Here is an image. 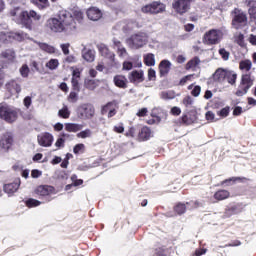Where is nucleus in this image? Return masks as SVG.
<instances>
[{
  "instance_id": "f257e3e1",
  "label": "nucleus",
  "mask_w": 256,
  "mask_h": 256,
  "mask_svg": "<svg viewBox=\"0 0 256 256\" xmlns=\"http://www.w3.org/2000/svg\"><path fill=\"white\" fill-rule=\"evenodd\" d=\"M46 27L52 33H73V31H77L73 14L67 10H60L57 18H49L46 22Z\"/></svg>"
},
{
  "instance_id": "f03ea898",
  "label": "nucleus",
  "mask_w": 256,
  "mask_h": 256,
  "mask_svg": "<svg viewBox=\"0 0 256 256\" xmlns=\"http://www.w3.org/2000/svg\"><path fill=\"white\" fill-rule=\"evenodd\" d=\"M39 21L41 19V15H38L35 10H30L29 12L27 10H23L18 18L16 19L17 25H22V27H25V29H33V20Z\"/></svg>"
},
{
  "instance_id": "7ed1b4c3",
  "label": "nucleus",
  "mask_w": 256,
  "mask_h": 256,
  "mask_svg": "<svg viewBox=\"0 0 256 256\" xmlns=\"http://www.w3.org/2000/svg\"><path fill=\"white\" fill-rule=\"evenodd\" d=\"M18 117L19 109L5 103H0V119L6 123H15Z\"/></svg>"
},
{
  "instance_id": "20e7f679",
  "label": "nucleus",
  "mask_w": 256,
  "mask_h": 256,
  "mask_svg": "<svg viewBox=\"0 0 256 256\" xmlns=\"http://www.w3.org/2000/svg\"><path fill=\"white\" fill-rule=\"evenodd\" d=\"M76 115L82 121H89L95 117V106L89 102L82 103L76 108Z\"/></svg>"
},
{
  "instance_id": "39448f33",
  "label": "nucleus",
  "mask_w": 256,
  "mask_h": 256,
  "mask_svg": "<svg viewBox=\"0 0 256 256\" xmlns=\"http://www.w3.org/2000/svg\"><path fill=\"white\" fill-rule=\"evenodd\" d=\"M35 193L39 199H43L44 203H51L54 199L51 195H56L57 191L51 185H40L35 189Z\"/></svg>"
},
{
  "instance_id": "423d86ee",
  "label": "nucleus",
  "mask_w": 256,
  "mask_h": 256,
  "mask_svg": "<svg viewBox=\"0 0 256 256\" xmlns=\"http://www.w3.org/2000/svg\"><path fill=\"white\" fill-rule=\"evenodd\" d=\"M232 14V27H234L236 31H239V29H243L247 26V14L243 12V10L235 8L232 11Z\"/></svg>"
},
{
  "instance_id": "0eeeda50",
  "label": "nucleus",
  "mask_w": 256,
  "mask_h": 256,
  "mask_svg": "<svg viewBox=\"0 0 256 256\" xmlns=\"http://www.w3.org/2000/svg\"><path fill=\"white\" fill-rule=\"evenodd\" d=\"M15 145V134L12 131H6L0 135V149L4 153H9Z\"/></svg>"
},
{
  "instance_id": "6e6552de",
  "label": "nucleus",
  "mask_w": 256,
  "mask_h": 256,
  "mask_svg": "<svg viewBox=\"0 0 256 256\" xmlns=\"http://www.w3.org/2000/svg\"><path fill=\"white\" fill-rule=\"evenodd\" d=\"M250 87H253V78H251V74H243L236 91V96L243 97V95H247Z\"/></svg>"
},
{
  "instance_id": "1a4fd4ad",
  "label": "nucleus",
  "mask_w": 256,
  "mask_h": 256,
  "mask_svg": "<svg viewBox=\"0 0 256 256\" xmlns=\"http://www.w3.org/2000/svg\"><path fill=\"white\" fill-rule=\"evenodd\" d=\"M142 13H147L149 15H157L165 11V4L154 1L150 4H147L141 8Z\"/></svg>"
},
{
  "instance_id": "9d476101",
  "label": "nucleus",
  "mask_w": 256,
  "mask_h": 256,
  "mask_svg": "<svg viewBox=\"0 0 256 256\" xmlns=\"http://www.w3.org/2000/svg\"><path fill=\"white\" fill-rule=\"evenodd\" d=\"M147 43V38L143 34H134L127 39V44L131 49H141Z\"/></svg>"
},
{
  "instance_id": "9b49d317",
  "label": "nucleus",
  "mask_w": 256,
  "mask_h": 256,
  "mask_svg": "<svg viewBox=\"0 0 256 256\" xmlns=\"http://www.w3.org/2000/svg\"><path fill=\"white\" fill-rule=\"evenodd\" d=\"M193 1L195 0H174L172 7L176 13L183 15L191 9V3H193Z\"/></svg>"
},
{
  "instance_id": "f8f14e48",
  "label": "nucleus",
  "mask_w": 256,
  "mask_h": 256,
  "mask_svg": "<svg viewBox=\"0 0 256 256\" xmlns=\"http://www.w3.org/2000/svg\"><path fill=\"white\" fill-rule=\"evenodd\" d=\"M199 113L197 112L196 109H192L190 111H188L187 114H183L182 117L179 119V123H181V125H193L194 123H197L198 119H199Z\"/></svg>"
},
{
  "instance_id": "ddd939ff",
  "label": "nucleus",
  "mask_w": 256,
  "mask_h": 256,
  "mask_svg": "<svg viewBox=\"0 0 256 256\" xmlns=\"http://www.w3.org/2000/svg\"><path fill=\"white\" fill-rule=\"evenodd\" d=\"M204 41L207 45H217L221 41V31L217 29L209 30L204 34Z\"/></svg>"
},
{
  "instance_id": "4468645a",
  "label": "nucleus",
  "mask_w": 256,
  "mask_h": 256,
  "mask_svg": "<svg viewBox=\"0 0 256 256\" xmlns=\"http://www.w3.org/2000/svg\"><path fill=\"white\" fill-rule=\"evenodd\" d=\"M40 147H51L53 145V134L46 132L37 137Z\"/></svg>"
},
{
  "instance_id": "2eb2a0df",
  "label": "nucleus",
  "mask_w": 256,
  "mask_h": 256,
  "mask_svg": "<svg viewBox=\"0 0 256 256\" xmlns=\"http://www.w3.org/2000/svg\"><path fill=\"white\" fill-rule=\"evenodd\" d=\"M160 77H167L171 71V61L164 59L159 63L158 66Z\"/></svg>"
},
{
  "instance_id": "dca6fc26",
  "label": "nucleus",
  "mask_w": 256,
  "mask_h": 256,
  "mask_svg": "<svg viewBox=\"0 0 256 256\" xmlns=\"http://www.w3.org/2000/svg\"><path fill=\"white\" fill-rule=\"evenodd\" d=\"M250 20L256 25V0H245Z\"/></svg>"
},
{
  "instance_id": "f3484780",
  "label": "nucleus",
  "mask_w": 256,
  "mask_h": 256,
  "mask_svg": "<svg viewBox=\"0 0 256 256\" xmlns=\"http://www.w3.org/2000/svg\"><path fill=\"white\" fill-rule=\"evenodd\" d=\"M128 79L130 83H143V81H145V74L143 73V70H134L130 73Z\"/></svg>"
},
{
  "instance_id": "a211bd4d",
  "label": "nucleus",
  "mask_w": 256,
  "mask_h": 256,
  "mask_svg": "<svg viewBox=\"0 0 256 256\" xmlns=\"http://www.w3.org/2000/svg\"><path fill=\"white\" fill-rule=\"evenodd\" d=\"M6 90L10 95H19L21 93V84L17 83L15 80H11L6 83Z\"/></svg>"
},
{
  "instance_id": "6ab92c4d",
  "label": "nucleus",
  "mask_w": 256,
  "mask_h": 256,
  "mask_svg": "<svg viewBox=\"0 0 256 256\" xmlns=\"http://www.w3.org/2000/svg\"><path fill=\"white\" fill-rule=\"evenodd\" d=\"M19 187H21V180L5 184L3 187L4 193H7V195L11 196L14 193H17V191L19 190Z\"/></svg>"
},
{
  "instance_id": "aec40b11",
  "label": "nucleus",
  "mask_w": 256,
  "mask_h": 256,
  "mask_svg": "<svg viewBox=\"0 0 256 256\" xmlns=\"http://www.w3.org/2000/svg\"><path fill=\"white\" fill-rule=\"evenodd\" d=\"M11 38L12 42L17 41L18 43H23V41H32L33 39L29 37V35L26 32L23 31H18V32H13L11 31Z\"/></svg>"
},
{
  "instance_id": "412c9836",
  "label": "nucleus",
  "mask_w": 256,
  "mask_h": 256,
  "mask_svg": "<svg viewBox=\"0 0 256 256\" xmlns=\"http://www.w3.org/2000/svg\"><path fill=\"white\" fill-rule=\"evenodd\" d=\"M99 53L102 57L109 59L110 61H115V53L109 51V48L105 44L97 45Z\"/></svg>"
},
{
  "instance_id": "4be33fe9",
  "label": "nucleus",
  "mask_w": 256,
  "mask_h": 256,
  "mask_svg": "<svg viewBox=\"0 0 256 256\" xmlns=\"http://www.w3.org/2000/svg\"><path fill=\"white\" fill-rule=\"evenodd\" d=\"M87 17L90 19V21H99L101 17H103V13H101V10L99 8L92 7L87 10Z\"/></svg>"
},
{
  "instance_id": "5701e85b",
  "label": "nucleus",
  "mask_w": 256,
  "mask_h": 256,
  "mask_svg": "<svg viewBox=\"0 0 256 256\" xmlns=\"http://www.w3.org/2000/svg\"><path fill=\"white\" fill-rule=\"evenodd\" d=\"M151 128L147 126H143L141 130L138 133V141L143 142V141H149L151 139Z\"/></svg>"
},
{
  "instance_id": "b1692460",
  "label": "nucleus",
  "mask_w": 256,
  "mask_h": 256,
  "mask_svg": "<svg viewBox=\"0 0 256 256\" xmlns=\"http://www.w3.org/2000/svg\"><path fill=\"white\" fill-rule=\"evenodd\" d=\"M114 85L118 87L119 89H127V77L124 75H116L114 76Z\"/></svg>"
},
{
  "instance_id": "393cba45",
  "label": "nucleus",
  "mask_w": 256,
  "mask_h": 256,
  "mask_svg": "<svg viewBox=\"0 0 256 256\" xmlns=\"http://www.w3.org/2000/svg\"><path fill=\"white\" fill-rule=\"evenodd\" d=\"M15 50L13 49H6L0 53V59H5L6 61H9L10 63H13L15 61Z\"/></svg>"
},
{
  "instance_id": "a878e982",
  "label": "nucleus",
  "mask_w": 256,
  "mask_h": 256,
  "mask_svg": "<svg viewBox=\"0 0 256 256\" xmlns=\"http://www.w3.org/2000/svg\"><path fill=\"white\" fill-rule=\"evenodd\" d=\"M238 213H240L239 207L235 205L229 206L224 211L223 219H229L230 217H233V215H237Z\"/></svg>"
},
{
  "instance_id": "bb28decb",
  "label": "nucleus",
  "mask_w": 256,
  "mask_h": 256,
  "mask_svg": "<svg viewBox=\"0 0 256 256\" xmlns=\"http://www.w3.org/2000/svg\"><path fill=\"white\" fill-rule=\"evenodd\" d=\"M34 43H36V45H38L39 49H41V51H44L45 53H49L50 55L55 53V47L52 45H49L44 42H39V41H34Z\"/></svg>"
},
{
  "instance_id": "cd10ccee",
  "label": "nucleus",
  "mask_w": 256,
  "mask_h": 256,
  "mask_svg": "<svg viewBox=\"0 0 256 256\" xmlns=\"http://www.w3.org/2000/svg\"><path fill=\"white\" fill-rule=\"evenodd\" d=\"M83 129V125L77 123H66L65 124V131L68 133H77Z\"/></svg>"
},
{
  "instance_id": "c85d7f7f",
  "label": "nucleus",
  "mask_w": 256,
  "mask_h": 256,
  "mask_svg": "<svg viewBox=\"0 0 256 256\" xmlns=\"http://www.w3.org/2000/svg\"><path fill=\"white\" fill-rule=\"evenodd\" d=\"M33 5H36L40 11L48 9L51 7L49 0H30Z\"/></svg>"
},
{
  "instance_id": "c756f323",
  "label": "nucleus",
  "mask_w": 256,
  "mask_h": 256,
  "mask_svg": "<svg viewBox=\"0 0 256 256\" xmlns=\"http://www.w3.org/2000/svg\"><path fill=\"white\" fill-rule=\"evenodd\" d=\"M229 191L227 190H218L214 193V199L216 201H224V199H229Z\"/></svg>"
},
{
  "instance_id": "7c9ffc66",
  "label": "nucleus",
  "mask_w": 256,
  "mask_h": 256,
  "mask_svg": "<svg viewBox=\"0 0 256 256\" xmlns=\"http://www.w3.org/2000/svg\"><path fill=\"white\" fill-rule=\"evenodd\" d=\"M227 71L223 68H218L215 73H214V79H216V81H225V78L227 76Z\"/></svg>"
},
{
  "instance_id": "2f4dec72",
  "label": "nucleus",
  "mask_w": 256,
  "mask_h": 256,
  "mask_svg": "<svg viewBox=\"0 0 256 256\" xmlns=\"http://www.w3.org/2000/svg\"><path fill=\"white\" fill-rule=\"evenodd\" d=\"M144 64L146 67H155V54L148 53L144 55Z\"/></svg>"
},
{
  "instance_id": "473e14b6",
  "label": "nucleus",
  "mask_w": 256,
  "mask_h": 256,
  "mask_svg": "<svg viewBox=\"0 0 256 256\" xmlns=\"http://www.w3.org/2000/svg\"><path fill=\"white\" fill-rule=\"evenodd\" d=\"M82 57L88 63H93L95 61V51L89 49L82 53Z\"/></svg>"
},
{
  "instance_id": "72a5a7b5",
  "label": "nucleus",
  "mask_w": 256,
  "mask_h": 256,
  "mask_svg": "<svg viewBox=\"0 0 256 256\" xmlns=\"http://www.w3.org/2000/svg\"><path fill=\"white\" fill-rule=\"evenodd\" d=\"M0 43L5 45L12 43L11 32H0Z\"/></svg>"
},
{
  "instance_id": "f704fd0d",
  "label": "nucleus",
  "mask_w": 256,
  "mask_h": 256,
  "mask_svg": "<svg viewBox=\"0 0 256 256\" xmlns=\"http://www.w3.org/2000/svg\"><path fill=\"white\" fill-rule=\"evenodd\" d=\"M199 63H201V60L199 59V57L195 56L194 58H192L186 63V66H185L186 71H189V69H193L194 67H197Z\"/></svg>"
},
{
  "instance_id": "c9c22d12",
  "label": "nucleus",
  "mask_w": 256,
  "mask_h": 256,
  "mask_svg": "<svg viewBox=\"0 0 256 256\" xmlns=\"http://www.w3.org/2000/svg\"><path fill=\"white\" fill-rule=\"evenodd\" d=\"M225 81L230 83V85H235L237 82V74H235L233 71L227 70Z\"/></svg>"
},
{
  "instance_id": "e433bc0d",
  "label": "nucleus",
  "mask_w": 256,
  "mask_h": 256,
  "mask_svg": "<svg viewBox=\"0 0 256 256\" xmlns=\"http://www.w3.org/2000/svg\"><path fill=\"white\" fill-rule=\"evenodd\" d=\"M251 67H253L251 60H242L239 63V69H241V71H251Z\"/></svg>"
},
{
  "instance_id": "4c0bfd02",
  "label": "nucleus",
  "mask_w": 256,
  "mask_h": 256,
  "mask_svg": "<svg viewBox=\"0 0 256 256\" xmlns=\"http://www.w3.org/2000/svg\"><path fill=\"white\" fill-rule=\"evenodd\" d=\"M174 211L177 213V215H183L187 211V205L185 203H177L174 206Z\"/></svg>"
},
{
  "instance_id": "58836bf2",
  "label": "nucleus",
  "mask_w": 256,
  "mask_h": 256,
  "mask_svg": "<svg viewBox=\"0 0 256 256\" xmlns=\"http://www.w3.org/2000/svg\"><path fill=\"white\" fill-rule=\"evenodd\" d=\"M84 87H86L89 91H95V89H97V82L92 79H85Z\"/></svg>"
},
{
  "instance_id": "ea45409f",
  "label": "nucleus",
  "mask_w": 256,
  "mask_h": 256,
  "mask_svg": "<svg viewBox=\"0 0 256 256\" xmlns=\"http://www.w3.org/2000/svg\"><path fill=\"white\" fill-rule=\"evenodd\" d=\"M25 205L28 207V209H33V207H39V205H41V201L34 198H29L25 201Z\"/></svg>"
},
{
  "instance_id": "a19ab883",
  "label": "nucleus",
  "mask_w": 256,
  "mask_h": 256,
  "mask_svg": "<svg viewBox=\"0 0 256 256\" xmlns=\"http://www.w3.org/2000/svg\"><path fill=\"white\" fill-rule=\"evenodd\" d=\"M47 69H50V71H55L59 67V60L52 58L46 63Z\"/></svg>"
},
{
  "instance_id": "79ce46f5",
  "label": "nucleus",
  "mask_w": 256,
  "mask_h": 256,
  "mask_svg": "<svg viewBox=\"0 0 256 256\" xmlns=\"http://www.w3.org/2000/svg\"><path fill=\"white\" fill-rule=\"evenodd\" d=\"M58 116L61 117V119H69V117H71V112L69 111V108L65 106L59 110Z\"/></svg>"
},
{
  "instance_id": "37998d69",
  "label": "nucleus",
  "mask_w": 256,
  "mask_h": 256,
  "mask_svg": "<svg viewBox=\"0 0 256 256\" xmlns=\"http://www.w3.org/2000/svg\"><path fill=\"white\" fill-rule=\"evenodd\" d=\"M91 135H93V132L91 131V129L86 128L85 130L79 132L77 134V137L79 139H87V138L91 137Z\"/></svg>"
},
{
  "instance_id": "c03bdc74",
  "label": "nucleus",
  "mask_w": 256,
  "mask_h": 256,
  "mask_svg": "<svg viewBox=\"0 0 256 256\" xmlns=\"http://www.w3.org/2000/svg\"><path fill=\"white\" fill-rule=\"evenodd\" d=\"M72 19L74 23H81L83 21V12L81 11H74L72 15Z\"/></svg>"
},
{
  "instance_id": "a18cd8bd",
  "label": "nucleus",
  "mask_w": 256,
  "mask_h": 256,
  "mask_svg": "<svg viewBox=\"0 0 256 256\" xmlns=\"http://www.w3.org/2000/svg\"><path fill=\"white\" fill-rule=\"evenodd\" d=\"M113 105H115L114 102H108L106 105L102 106L101 108V115H107L111 109H113Z\"/></svg>"
},
{
  "instance_id": "49530a36",
  "label": "nucleus",
  "mask_w": 256,
  "mask_h": 256,
  "mask_svg": "<svg viewBox=\"0 0 256 256\" xmlns=\"http://www.w3.org/2000/svg\"><path fill=\"white\" fill-rule=\"evenodd\" d=\"M79 92L73 90L70 92L69 96H68V101H70V103H77V101H79Z\"/></svg>"
},
{
  "instance_id": "de8ad7c7",
  "label": "nucleus",
  "mask_w": 256,
  "mask_h": 256,
  "mask_svg": "<svg viewBox=\"0 0 256 256\" xmlns=\"http://www.w3.org/2000/svg\"><path fill=\"white\" fill-rule=\"evenodd\" d=\"M71 85H72V90L76 91V93L81 92V84H79V80L71 79Z\"/></svg>"
},
{
  "instance_id": "09e8293b",
  "label": "nucleus",
  "mask_w": 256,
  "mask_h": 256,
  "mask_svg": "<svg viewBox=\"0 0 256 256\" xmlns=\"http://www.w3.org/2000/svg\"><path fill=\"white\" fill-rule=\"evenodd\" d=\"M236 43L239 45V47H247V44L245 43V35L239 34L236 37Z\"/></svg>"
},
{
  "instance_id": "8fccbe9b",
  "label": "nucleus",
  "mask_w": 256,
  "mask_h": 256,
  "mask_svg": "<svg viewBox=\"0 0 256 256\" xmlns=\"http://www.w3.org/2000/svg\"><path fill=\"white\" fill-rule=\"evenodd\" d=\"M236 181H241V177L228 178L221 182V185H233Z\"/></svg>"
},
{
  "instance_id": "3c124183",
  "label": "nucleus",
  "mask_w": 256,
  "mask_h": 256,
  "mask_svg": "<svg viewBox=\"0 0 256 256\" xmlns=\"http://www.w3.org/2000/svg\"><path fill=\"white\" fill-rule=\"evenodd\" d=\"M20 75L24 78L29 77V66L27 64L22 65L20 68Z\"/></svg>"
},
{
  "instance_id": "603ef678",
  "label": "nucleus",
  "mask_w": 256,
  "mask_h": 256,
  "mask_svg": "<svg viewBox=\"0 0 256 256\" xmlns=\"http://www.w3.org/2000/svg\"><path fill=\"white\" fill-rule=\"evenodd\" d=\"M219 55L222 57L223 61H229V51H226L225 48L219 49Z\"/></svg>"
},
{
  "instance_id": "864d4df0",
  "label": "nucleus",
  "mask_w": 256,
  "mask_h": 256,
  "mask_svg": "<svg viewBox=\"0 0 256 256\" xmlns=\"http://www.w3.org/2000/svg\"><path fill=\"white\" fill-rule=\"evenodd\" d=\"M157 79V72L155 69H148V81H155Z\"/></svg>"
},
{
  "instance_id": "5fc2aeb1",
  "label": "nucleus",
  "mask_w": 256,
  "mask_h": 256,
  "mask_svg": "<svg viewBox=\"0 0 256 256\" xmlns=\"http://www.w3.org/2000/svg\"><path fill=\"white\" fill-rule=\"evenodd\" d=\"M85 149V144L80 143V144H76L73 148V153L74 155H79V153H81V151H83Z\"/></svg>"
},
{
  "instance_id": "6e6d98bb",
  "label": "nucleus",
  "mask_w": 256,
  "mask_h": 256,
  "mask_svg": "<svg viewBox=\"0 0 256 256\" xmlns=\"http://www.w3.org/2000/svg\"><path fill=\"white\" fill-rule=\"evenodd\" d=\"M55 147H57V149H63V147H65V138L59 136L55 142Z\"/></svg>"
},
{
  "instance_id": "4d7b16f0",
  "label": "nucleus",
  "mask_w": 256,
  "mask_h": 256,
  "mask_svg": "<svg viewBox=\"0 0 256 256\" xmlns=\"http://www.w3.org/2000/svg\"><path fill=\"white\" fill-rule=\"evenodd\" d=\"M152 117L154 118H151L147 121L148 125H155V123H161V117L154 114H152Z\"/></svg>"
},
{
  "instance_id": "13d9d810",
  "label": "nucleus",
  "mask_w": 256,
  "mask_h": 256,
  "mask_svg": "<svg viewBox=\"0 0 256 256\" xmlns=\"http://www.w3.org/2000/svg\"><path fill=\"white\" fill-rule=\"evenodd\" d=\"M183 105L185 107H191V105H193V98L191 96H186L183 99Z\"/></svg>"
},
{
  "instance_id": "bf43d9fd",
  "label": "nucleus",
  "mask_w": 256,
  "mask_h": 256,
  "mask_svg": "<svg viewBox=\"0 0 256 256\" xmlns=\"http://www.w3.org/2000/svg\"><path fill=\"white\" fill-rule=\"evenodd\" d=\"M191 95H192L193 97H199V95H201V86L196 85V86L192 89Z\"/></svg>"
},
{
  "instance_id": "052dcab7",
  "label": "nucleus",
  "mask_w": 256,
  "mask_h": 256,
  "mask_svg": "<svg viewBox=\"0 0 256 256\" xmlns=\"http://www.w3.org/2000/svg\"><path fill=\"white\" fill-rule=\"evenodd\" d=\"M217 115H219V117H229V107L222 108L218 111Z\"/></svg>"
},
{
  "instance_id": "680f3d73",
  "label": "nucleus",
  "mask_w": 256,
  "mask_h": 256,
  "mask_svg": "<svg viewBox=\"0 0 256 256\" xmlns=\"http://www.w3.org/2000/svg\"><path fill=\"white\" fill-rule=\"evenodd\" d=\"M42 175H43V172H41V170L34 169L31 171V177L33 179H39V177H41Z\"/></svg>"
},
{
  "instance_id": "e2e57ef3",
  "label": "nucleus",
  "mask_w": 256,
  "mask_h": 256,
  "mask_svg": "<svg viewBox=\"0 0 256 256\" xmlns=\"http://www.w3.org/2000/svg\"><path fill=\"white\" fill-rule=\"evenodd\" d=\"M24 107H26V109H29V107H31V103H33V100L31 99V96H26L24 98Z\"/></svg>"
},
{
  "instance_id": "0e129e2a",
  "label": "nucleus",
  "mask_w": 256,
  "mask_h": 256,
  "mask_svg": "<svg viewBox=\"0 0 256 256\" xmlns=\"http://www.w3.org/2000/svg\"><path fill=\"white\" fill-rule=\"evenodd\" d=\"M125 137H131L133 139V137H135V127H129L128 131L125 133Z\"/></svg>"
},
{
  "instance_id": "69168bd1",
  "label": "nucleus",
  "mask_w": 256,
  "mask_h": 256,
  "mask_svg": "<svg viewBox=\"0 0 256 256\" xmlns=\"http://www.w3.org/2000/svg\"><path fill=\"white\" fill-rule=\"evenodd\" d=\"M60 47H61V50L64 53V55L69 54V47H71V44H69V43L61 44Z\"/></svg>"
},
{
  "instance_id": "338daca9",
  "label": "nucleus",
  "mask_w": 256,
  "mask_h": 256,
  "mask_svg": "<svg viewBox=\"0 0 256 256\" xmlns=\"http://www.w3.org/2000/svg\"><path fill=\"white\" fill-rule=\"evenodd\" d=\"M113 131L114 133H124L125 127L123 126V123H121L119 126H114Z\"/></svg>"
},
{
  "instance_id": "774afa93",
  "label": "nucleus",
  "mask_w": 256,
  "mask_h": 256,
  "mask_svg": "<svg viewBox=\"0 0 256 256\" xmlns=\"http://www.w3.org/2000/svg\"><path fill=\"white\" fill-rule=\"evenodd\" d=\"M147 113H149L147 108H142V109L138 110L136 115H137V117H147Z\"/></svg>"
}]
</instances>
